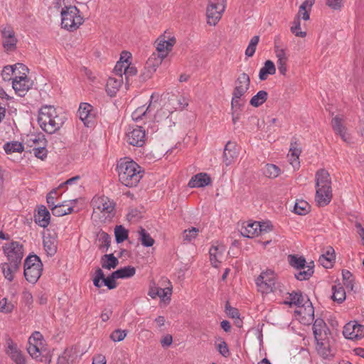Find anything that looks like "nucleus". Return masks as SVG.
Instances as JSON below:
<instances>
[{
  "mask_svg": "<svg viewBox=\"0 0 364 364\" xmlns=\"http://www.w3.org/2000/svg\"><path fill=\"white\" fill-rule=\"evenodd\" d=\"M117 170L119 181L127 187L136 186L142 177L141 168L127 158L118 161Z\"/></svg>",
  "mask_w": 364,
  "mask_h": 364,
  "instance_id": "nucleus-1",
  "label": "nucleus"
},
{
  "mask_svg": "<svg viewBox=\"0 0 364 364\" xmlns=\"http://www.w3.org/2000/svg\"><path fill=\"white\" fill-rule=\"evenodd\" d=\"M315 200L318 206L328 205L332 198L331 181L328 172L324 169L318 170L315 176Z\"/></svg>",
  "mask_w": 364,
  "mask_h": 364,
  "instance_id": "nucleus-2",
  "label": "nucleus"
},
{
  "mask_svg": "<svg viewBox=\"0 0 364 364\" xmlns=\"http://www.w3.org/2000/svg\"><path fill=\"white\" fill-rule=\"evenodd\" d=\"M38 122L41 129L50 134L58 131L64 123L53 106H44L40 109Z\"/></svg>",
  "mask_w": 364,
  "mask_h": 364,
  "instance_id": "nucleus-3",
  "label": "nucleus"
},
{
  "mask_svg": "<svg viewBox=\"0 0 364 364\" xmlns=\"http://www.w3.org/2000/svg\"><path fill=\"white\" fill-rule=\"evenodd\" d=\"M43 264L40 258L36 255L28 256L24 262V277L26 279L35 284L41 276Z\"/></svg>",
  "mask_w": 364,
  "mask_h": 364,
  "instance_id": "nucleus-4",
  "label": "nucleus"
},
{
  "mask_svg": "<svg viewBox=\"0 0 364 364\" xmlns=\"http://www.w3.org/2000/svg\"><path fill=\"white\" fill-rule=\"evenodd\" d=\"M80 11L76 6L65 7L61 11V25L68 31L77 29L82 23L83 18L79 14Z\"/></svg>",
  "mask_w": 364,
  "mask_h": 364,
  "instance_id": "nucleus-5",
  "label": "nucleus"
},
{
  "mask_svg": "<svg viewBox=\"0 0 364 364\" xmlns=\"http://www.w3.org/2000/svg\"><path fill=\"white\" fill-rule=\"evenodd\" d=\"M3 250L14 268L18 269L23 257V245L18 242H11L6 244Z\"/></svg>",
  "mask_w": 364,
  "mask_h": 364,
  "instance_id": "nucleus-6",
  "label": "nucleus"
},
{
  "mask_svg": "<svg viewBox=\"0 0 364 364\" xmlns=\"http://www.w3.org/2000/svg\"><path fill=\"white\" fill-rule=\"evenodd\" d=\"M225 8V0L210 1L206 11L208 23L210 26H215L221 18Z\"/></svg>",
  "mask_w": 364,
  "mask_h": 364,
  "instance_id": "nucleus-7",
  "label": "nucleus"
},
{
  "mask_svg": "<svg viewBox=\"0 0 364 364\" xmlns=\"http://www.w3.org/2000/svg\"><path fill=\"white\" fill-rule=\"evenodd\" d=\"M91 205L95 213L107 214L108 217L113 215L115 207L114 203L105 196H95L91 201Z\"/></svg>",
  "mask_w": 364,
  "mask_h": 364,
  "instance_id": "nucleus-8",
  "label": "nucleus"
},
{
  "mask_svg": "<svg viewBox=\"0 0 364 364\" xmlns=\"http://www.w3.org/2000/svg\"><path fill=\"white\" fill-rule=\"evenodd\" d=\"M275 274L272 270L262 272L256 279V284L259 291L262 294H268L273 291L275 287Z\"/></svg>",
  "mask_w": 364,
  "mask_h": 364,
  "instance_id": "nucleus-9",
  "label": "nucleus"
},
{
  "mask_svg": "<svg viewBox=\"0 0 364 364\" xmlns=\"http://www.w3.org/2000/svg\"><path fill=\"white\" fill-rule=\"evenodd\" d=\"M161 282V285L165 286L164 288L158 287L154 281L150 282L148 295L152 299L159 297L164 299L167 296L169 298L172 294L173 287L170 280L164 278L162 279Z\"/></svg>",
  "mask_w": 364,
  "mask_h": 364,
  "instance_id": "nucleus-10",
  "label": "nucleus"
},
{
  "mask_svg": "<svg viewBox=\"0 0 364 364\" xmlns=\"http://www.w3.org/2000/svg\"><path fill=\"white\" fill-rule=\"evenodd\" d=\"M343 334L349 340H359L364 337V326L356 321H350L343 327Z\"/></svg>",
  "mask_w": 364,
  "mask_h": 364,
  "instance_id": "nucleus-11",
  "label": "nucleus"
},
{
  "mask_svg": "<svg viewBox=\"0 0 364 364\" xmlns=\"http://www.w3.org/2000/svg\"><path fill=\"white\" fill-rule=\"evenodd\" d=\"M33 85L32 81L23 73L22 76L16 75L13 80L12 85L15 92L19 96H24Z\"/></svg>",
  "mask_w": 364,
  "mask_h": 364,
  "instance_id": "nucleus-12",
  "label": "nucleus"
},
{
  "mask_svg": "<svg viewBox=\"0 0 364 364\" xmlns=\"http://www.w3.org/2000/svg\"><path fill=\"white\" fill-rule=\"evenodd\" d=\"M153 95L151 96V100L153 98ZM156 101L152 102L150 100L148 107L141 106L136 108L132 114V119L135 122H139L144 119L149 118L153 112L155 111L156 107Z\"/></svg>",
  "mask_w": 364,
  "mask_h": 364,
  "instance_id": "nucleus-13",
  "label": "nucleus"
},
{
  "mask_svg": "<svg viewBox=\"0 0 364 364\" xmlns=\"http://www.w3.org/2000/svg\"><path fill=\"white\" fill-rule=\"evenodd\" d=\"M145 136V129L137 126L127 134V141L132 146H141L144 144Z\"/></svg>",
  "mask_w": 364,
  "mask_h": 364,
  "instance_id": "nucleus-14",
  "label": "nucleus"
},
{
  "mask_svg": "<svg viewBox=\"0 0 364 364\" xmlns=\"http://www.w3.org/2000/svg\"><path fill=\"white\" fill-rule=\"evenodd\" d=\"M188 105V100L183 96L172 95L165 103V109L169 114L177 109H183Z\"/></svg>",
  "mask_w": 364,
  "mask_h": 364,
  "instance_id": "nucleus-15",
  "label": "nucleus"
},
{
  "mask_svg": "<svg viewBox=\"0 0 364 364\" xmlns=\"http://www.w3.org/2000/svg\"><path fill=\"white\" fill-rule=\"evenodd\" d=\"M7 349L6 350L8 355L12 360L14 364H25V358L21 350L18 348L17 344L12 340L9 339L6 341Z\"/></svg>",
  "mask_w": 364,
  "mask_h": 364,
  "instance_id": "nucleus-16",
  "label": "nucleus"
},
{
  "mask_svg": "<svg viewBox=\"0 0 364 364\" xmlns=\"http://www.w3.org/2000/svg\"><path fill=\"white\" fill-rule=\"evenodd\" d=\"M3 46L7 51H12L16 48L17 40L11 27H6L1 31Z\"/></svg>",
  "mask_w": 364,
  "mask_h": 364,
  "instance_id": "nucleus-17",
  "label": "nucleus"
},
{
  "mask_svg": "<svg viewBox=\"0 0 364 364\" xmlns=\"http://www.w3.org/2000/svg\"><path fill=\"white\" fill-rule=\"evenodd\" d=\"M156 53H159V55H161L164 58H166L168 53L171 50L172 47L176 43V39L174 38H171L168 40H165L164 37L161 38H159L156 41Z\"/></svg>",
  "mask_w": 364,
  "mask_h": 364,
  "instance_id": "nucleus-18",
  "label": "nucleus"
},
{
  "mask_svg": "<svg viewBox=\"0 0 364 364\" xmlns=\"http://www.w3.org/2000/svg\"><path fill=\"white\" fill-rule=\"evenodd\" d=\"M250 78L249 75L245 73H241L235 80V87L232 92L245 95L250 88Z\"/></svg>",
  "mask_w": 364,
  "mask_h": 364,
  "instance_id": "nucleus-19",
  "label": "nucleus"
},
{
  "mask_svg": "<svg viewBox=\"0 0 364 364\" xmlns=\"http://www.w3.org/2000/svg\"><path fill=\"white\" fill-rule=\"evenodd\" d=\"M238 156V150L235 143L228 141L224 149L223 159L226 166L230 165Z\"/></svg>",
  "mask_w": 364,
  "mask_h": 364,
  "instance_id": "nucleus-20",
  "label": "nucleus"
},
{
  "mask_svg": "<svg viewBox=\"0 0 364 364\" xmlns=\"http://www.w3.org/2000/svg\"><path fill=\"white\" fill-rule=\"evenodd\" d=\"M43 247L48 256H53L57 252L58 240L56 235L50 233L43 237Z\"/></svg>",
  "mask_w": 364,
  "mask_h": 364,
  "instance_id": "nucleus-21",
  "label": "nucleus"
},
{
  "mask_svg": "<svg viewBox=\"0 0 364 364\" xmlns=\"http://www.w3.org/2000/svg\"><path fill=\"white\" fill-rule=\"evenodd\" d=\"M34 218L36 224L42 228H46L50 223V214L45 205H41Z\"/></svg>",
  "mask_w": 364,
  "mask_h": 364,
  "instance_id": "nucleus-22",
  "label": "nucleus"
},
{
  "mask_svg": "<svg viewBox=\"0 0 364 364\" xmlns=\"http://www.w3.org/2000/svg\"><path fill=\"white\" fill-rule=\"evenodd\" d=\"M211 182L210 176L205 173H200L193 176L188 182L190 188H200L209 185Z\"/></svg>",
  "mask_w": 364,
  "mask_h": 364,
  "instance_id": "nucleus-23",
  "label": "nucleus"
},
{
  "mask_svg": "<svg viewBox=\"0 0 364 364\" xmlns=\"http://www.w3.org/2000/svg\"><path fill=\"white\" fill-rule=\"evenodd\" d=\"M92 106L88 103H81L80 105L77 113L79 117L86 127L90 126L92 122V115L91 114Z\"/></svg>",
  "mask_w": 364,
  "mask_h": 364,
  "instance_id": "nucleus-24",
  "label": "nucleus"
},
{
  "mask_svg": "<svg viewBox=\"0 0 364 364\" xmlns=\"http://www.w3.org/2000/svg\"><path fill=\"white\" fill-rule=\"evenodd\" d=\"M327 327L322 319H316L313 325V331L316 341L325 340L326 338Z\"/></svg>",
  "mask_w": 364,
  "mask_h": 364,
  "instance_id": "nucleus-25",
  "label": "nucleus"
},
{
  "mask_svg": "<svg viewBox=\"0 0 364 364\" xmlns=\"http://www.w3.org/2000/svg\"><path fill=\"white\" fill-rule=\"evenodd\" d=\"M301 152V151L298 147L297 144L296 142L291 143V146L287 156L290 164L293 166L294 169L299 168L300 166L299 156Z\"/></svg>",
  "mask_w": 364,
  "mask_h": 364,
  "instance_id": "nucleus-26",
  "label": "nucleus"
},
{
  "mask_svg": "<svg viewBox=\"0 0 364 364\" xmlns=\"http://www.w3.org/2000/svg\"><path fill=\"white\" fill-rule=\"evenodd\" d=\"M335 258L334 249L332 247H328L326 252L319 257L318 262L323 267L330 268L333 266Z\"/></svg>",
  "mask_w": 364,
  "mask_h": 364,
  "instance_id": "nucleus-27",
  "label": "nucleus"
},
{
  "mask_svg": "<svg viewBox=\"0 0 364 364\" xmlns=\"http://www.w3.org/2000/svg\"><path fill=\"white\" fill-rule=\"evenodd\" d=\"M122 83V78L109 77L106 85V91L107 94L113 97L116 95Z\"/></svg>",
  "mask_w": 364,
  "mask_h": 364,
  "instance_id": "nucleus-28",
  "label": "nucleus"
},
{
  "mask_svg": "<svg viewBox=\"0 0 364 364\" xmlns=\"http://www.w3.org/2000/svg\"><path fill=\"white\" fill-rule=\"evenodd\" d=\"M224 251L225 247L223 245L212 246L210 248V259L215 267H218V263L220 262V259L222 257Z\"/></svg>",
  "mask_w": 364,
  "mask_h": 364,
  "instance_id": "nucleus-29",
  "label": "nucleus"
},
{
  "mask_svg": "<svg viewBox=\"0 0 364 364\" xmlns=\"http://www.w3.org/2000/svg\"><path fill=\"white\" fill-rule=\"evenodd\" d=\"M260 227V222L249 223L246 226L242 227L241 234L246 237H254L258 235V228Z\"/></svg>",
  "mask_w": 364,
  "mask_h": 364,
  "instance_id": "nucleus-30",
  "label": "nucleus"
},
{
  "mask_svg": "<svg viewBox=\"0 0 364 364\" xmlns=\"http://www.w3.org/2000/svg\"><path fill=\"white\" fill-rule=\"evenodd\" d=\"M314 3L315 0H305L300 6L298 14L295 18H299V20L300 18H301L304 21L309 20V12Z\"/></svg>",
  "mask_w": 364,
  "mask_h": 364,
  "instance_id": "nucleus-31",
  "label": "nucleus"
},
{
  "mask_svg": "<svg viewBox=\"0 0 364 364\" xmlns=\"http://www.w3.org/2000/svg\"><path fill=\"white\" fill-rule=\"evenodd\" d=\"M314 262H309V266H306V269H298L297 272L294 273V277L299 281H304L309 279L314 274Z\"/></svg>",
  "mask_w": 364,
  "mask_h": 364,
  "instance_id": "nucleus-32",
  "label": "nucleus"
},
{
  "mask_svg": "<svg viewBox=\"0 0 364 364\" xmlns=\"http://www.w3.org/2000/svg\"><path fill=\"white\" fill-rule=\"evenodd\" d=\"M102 267L106 269H114L119 264L118 259L113 254H106L100 259Z\"/></svg>",
  "mask_w": 364,
  "mask_h": 364,
  "instance_id": "nucleus-33",
  "label": "nucleus"
},
{
  "mask_svg": "<svg viewBox=\"0 0 364 364\" xmlns=\"http://www.w3.org/2000/svg\"><path fill=\"white\" fill-rule=\"evenodd\" d=\"M276 73V68L274 63L268 60L265 61L264 66L260 69L259 78L260 80H265L269 75H274Z\"/></svg>",
  "mask_w": 364,
  "mask_h": 364,
  "instance_id": "nucleus-34",
  "label": "nucleus"
},
{
  "mask_svg": "<svg viewBox=\"0 0 364 364\" xmlns=\"http://www.w3.org/2000/svg\"><path fill=\"white\" fill-rule=\"evenodd\" d=\"M288 262L295 269H306V266H309V262H306L303 256L289 255L288 256Z\"/></svg>",
  "mask_w": 364,
  "mask_h": 364,
  "instance_id": "nucleus-35",
  "label": "nucleus"
},
{
  "mask_svg": "<svg viewBox=\"0 0 364 364\" xmlns=\"http://www.w3.org/2000/svg\"><path fill=\"white\" fill-rule=\"evenodd\" d=\"M165 58L159 55V53H153L147 60L145 65L147 68H151V72H156V68L161 64Z\"/></svg>",
  "mask_w": 364,
  "mask_h": 364,
  "instance_id": "nucleus-36",
  "label": "nucleus"
},
{
  "mask_svg": "<svg viewBox=\"0 0 364 364\" xmlns=\"http://www.w3.org/2000/svg\"><path fill=\"white\" fill-rule=\"evenodd\" d=\"M244 95L232 92L231 100V111L240 112L245 104V100L242 99Z\"/></svg>",
  "mask_w": 364,
  "mask_h": 364,
  "instance_id": "nucleus-37",
  "label": "nucleus"
},
{
  "mask_svg": "<svg viewBox=\"0 0 364 364\" xmlns=\"http://www.w3.org/2000/svg\"><path fill=\"white\" fill-rule=\"evenodd\" d=\"M98 248L103 252L108 250L110 243L111 237L106 232H102L98 235Z\"/></svg>",
  "mask_w": 364,
  "mask_h": 364,
  "instance_id": "nucleus-38",
  "label": "nucleus"
},
{
  "mask_svg": "<svg viewBox=\"0 0 364 364\" xmlns=\"http://www.w3.org/2000/svg\"><path fill=\"white\" fill-rule=\"evenodd\" d=\"M267 97L268 93L264 90H260L251 98L250 104L255 107H258L266 102Z\"/></svg>",
  "mask_w": 364,
  "mask_h": 364,
  "instance_id": "nucleus-39",
  "label": "nucleus"
},
{
  "mask_svg": "<svg viewBox=\"0 0 364 364\" xmlns=\"http://www.w3.org/2000/svg\"><path fill=\"white\" fill-rule=\"evenodd\" d=\"M4 149L8 154L15 152L21 153L23 151V146L21 142L14 141L6 143L4 145Z\"/></svg>",
  "mask_w": 364,
  "mask_h": 364,
  "instance_id": "nucleus-40",
  "label": "nucleus"
},
{
  "mask_svg": "<svg viewBox=\"0 0 364 364\" xmlns=\"http://www.w3.org/2000/svg\"><path fill=\"white\" fill-rule=\"evenodd\" d=\"M289 301H286L285 303L289 304L290 306L295 305L300 307L301 305H305L304 303L306 301H304V296L301 292L293 291L292 293L289 294Z\"/></svg>",
  "mask_w": 364,
  "mask_h": 364,
  "instance_id": "nucleus-41",
  "label": "nucleus"
},
{
  "mask_svg": "<svg viewBox=\"0 0 364 364\" xmlns=\"http://www.w3.org/2000/svg\"><path fill=\"white\" fill-rule=\"evenodd\" d=\"M114 272L115 276L118 277L119 279H125L133 277L136 273V269L132 266H127Z\"/></svg>",
  "mask_w": 364,
  "mask_h": 364,
  "instance_id": "nucleus-42",
  "label": "nucleus"
},
{
  "mask_svg": "<svg viewBox=\"0 0 364 364\" xmlns=\"http://www.w3.org/2000/svg\"><path fill=\"white\" fill-rule=\"evenodd\" d=\"M26 143L28 146L32 148L38 146H46V140L43 135L32 134L28 136Z\"/></svg>",
  "mask_w": 364,
  "mask_h": 364,
  "instance_id": "nucleus-43",
  "label": "nucleus"
},
{
  "mask_svg": "<svg viewBox=\"0 0 364 364\" xmlns=\"http://www.w3.org/2000/svg\"><path fill=\"white\" fill-rule=\"evenodd\" d=\"M64 204L55 205L51 208V211L53 215L57 217L63 216L71 213L73 211V207L65 208Z\"/></svg>",
  "mask_w": 364,
  "mask_h": 364,
  "instance_id": "nucleus-44",
  "label": "nucleus"
},
{
  "mask_svg": "<svg viewBox=\"0 0 364 364\" xmlns=\"http://www.w3.org/2000/svg\"><path fill=\"white\" fill-rule=\"evenodd\" d=\"M139 240L144 247H151L154 243V240L151 237L145 229L140 228L139 230Z\"/></svg>",
  "mask_w": 364,
  "mask_h": 364,
  "instance_id": "nucleus-45",
  "label": "nucleus"
},
{
  "mask_svg": "<svg viewBox=\"0 0 364 364\" xmlns=\"http://www.w3.org/2000/svg\"><path fill=\"white\" fill-rule=\"evenodd\" d=\"M333 295L332 299L338 303H342L346 299V291L343 287L333 286L332 287Z\"/></svg>",
  "mask_w": 364,
  "mask_h": 364,
  "instance_id": "nucleus-46",
  "label": "nucleus"
},
{
  "mask_svg": "<svg viewBox=\"0 0 364 364\" xmlns=\"http://www.w3.org/2000/svg\"><path fill=\"white\" fill-rule=\"evenodd\" d=\"M305 305H301V309L299 311V314H303L304 317L308 316L311 321L314 318V309L311 302L309 299L305 301Z\"/></svg>",
  "mask_w": 364,
  "mask_h": 364,
  "instance_id": "nucleus-47",
  "label": "nucleus"
},
{
  "mask_svg": "<svg viewBox=\"0 0 364 364\" xmlns=\"http://www.w3.org/2000/svg\"><path fill=\"white\" fill-rule=\"evenodd\" d=\"M1 269L4 277L10 282L14 279V273L18 269H14L13 264H11L10 262L1 264Z\"/></svg>",
  "mask_w": 364,
  "mask_h": 364,
  "instance_id": "nucleus-48",
  "label": "nucleus"
},
{
  "mask_svg": "<svg viewBox=\"0 0 364 364\" xmlns=\"http://www.w3.org/2000/svg\"><path fill=\"white\" fill-rule=\"evenodd\" d=\"M114 235L117 243H121L128 238V231L122 225L115 227Z\"/></svg>",
  "mask_w": 364,
  "mask_h": 364,
  "instance_id": "nucleus-49",
  "label": "nucleus"
},
{
  "mask_svg": "<svg viewBox=\"0 0 364 364\" xmlns=\"http://www.w3.org/2000/svg\"><path fill=\"white\" fill-rule=\"evenodd\" d=\"M309 208H310L309 205L306 201L299 200V201L296 202L294 207V210L295 213H296L298 215H306L309 212Z\"/></svg>",
  "mask_w": 364,
  "mask_h": 364,
  "instance_id": "nucleus-50",
  "label": "nucleus"
},
{
  "mask_svg": "<svg viewBox=\"0 0 364 364\" xmlns=\"http://www.w3.org/2000/svg\"><path fill=\"white\" fill-rule=\"evenodd\" d=\"M343 282L345 287L353 290L354 287V279L352 273L346 269L342 271Z\"/></svg>",
  "mask_w": 364,
  "mask_h": 364,
  "instance_id": "nucleus-51",
  "label": "nucleus"
},
{
  "mask_svg": "<svg viewBox=\"0 0 364 364\" xmlns=\"http://www.w3.org/2000/svg\"><path fill=\"white\" fill-rule=\"evenodd\" d=\"M280 172V168L274 164H267L264 171L266 176L272 178H277Z\"/></svg>",
  "mask_w": 364,
  "mask_h": 364,
  "instance_id": "nucleus-52",
  "label": "nucleus"
},
{
  "mask_svg": "<svg viewBox=\"0 0 364 364\" xmlns=\"http://www.w3.org/2000/svg\"><path fill=\"white\" fill-rule=\"evenodd\" d=\"M259 36H253L249 43V45L245 50V55L247 57H252L255 53L257 46L259 43Z\"/></svg>",
  "mask_w": 364,
  "mask_h": 364,
  "instance_id": "nucleus-53",
  "label": "nucleus"
},
{
  "mask_svg": "<svg viewBox=\"0 0 364 364\" xmlns=\"http://www.w3.org/2000/svg\"><path fill=\"white\" fill-rule=\"evenodd\" d=\"M27 351L29 355L33 358H38L41 355V346L39 343H28Z\"/></svg>",
  "mask_w": 364,
  "mask_h": 364,
  "instance_id": "nucleus-54",
  "label": "nucleus"
},
{
  "mask_svg": "<svg viewBox=\"0 0 364 364\" xmlns=\"http://www.w3.org/2000/svg\"><path fill=\"white\" fill-rule=\"evenodd\" d=\"M301 23L299 18H294L292 26L291 27V31L296 36L299 37L304 38L306 36V33L305 31H301Z\"/></svg>",
  "mask_w": 364,
  "mask_h": 364,
  "instance_id": "nucleus-55",
  "label": "nucleus"
},
{
  "mask_svg": "<svg viewBox=\"0 0 364 364\" xmlns=\"http://www.w3.org/2000/svg\"><path fill=\"white\" fill-rule=\"evenodd\" d=\"M218 341L220 343L216 344V348L219 353L225 358L229 357L230 353L227 343L221 338H218Z\"/></svg>",
  "mask_w": 364,
  "mask_h": 364,
  "instance_id": "nucleus-56",
  "label": "nucleus"
},
{
  "mask_svg": "<svg viewBox=\"0 0 364 364\" xmlns=\"http://www.w3.org/2000/svg\"><path fill=\"white\" fill-rule=\"evenodd\" d=\"M198 232L199 230L196 228L185 230L183 232V240L186 242L192 241V240L197 237Z\"/></svg>",
  "mask_w": 364,
  "mask_h": 364,
  "instance_id": "nucleus-57",
  "label": "nucleus"
},
{
  "mask_svg": "<svg viewBox=\"0 0 364 364\" xmlns=\"http://www.w3.org/2000/svg\"><path fill=\"white\" fill-rule=\"evenodd\" d=\"M46 146H34V148L32 149V152L38 159L44 160L46 158L48 153Z\"/></svg>",
  "mask_w": 364,
  "mask_h": 364,
  "instance_id": "nucleus-58",
  "label": "nucleus"
},
{
  "mask_svg": "<svg viewBox=\"0 0 364 364\" xmlns=\"http://www.w3.org/2000/svg\"><path fill=\"white\" fill-rule=\"evenodd\" d=\"M116 279H119L118 277L115 276V272H112L111 275L107 277H105L103 279V282L105 286L107 287L109 289H113L117 287V284L115 282Z\"/></svg>",
  "mask_w": 364,
  "mask_h": 364,
  "instance_id": "nucleus-59",
  "label": "nucleus"
},
{
  "mask_svg": "<svg viewBox=\"0 0 364 364\" xmlns=\"http://www.w3.org/2000/svg\"><path fill=\"white\" fill-rule=\"evenodd\" d=\"M127 336V331L124 330L117 329L114 331L111 335L110 338L114 342H119L124 339Z\"/></svg>",
  "mask_w": 364,
  "mask_h": 364,
  "instance_id": "nucleus-60",
  "label": "nucleus"
},
{
  "mask_svg": "<svg viewBox=\"0 0 364 364\" xmlns=\"http://www.w3.org/2000/svg\"><path fill=\"white\" fill-rule=\"evenodd\" d=\"M136 68L134 65H132L131 63L126 65L124 68V75H125V79L127 83L129 82V78L136 75Z\"/></svg>",
  "mask_w": 364,
  "mask_h": 364,
  "instance_id": "nucleus-61",
  "label": "nucleus"
},
{
  "mask_svg": "<svg viewBox=\"0 0 364 364\" xmlns=\"http://www.w3.org/2000/svg\"><path fill=\"white\" fill-rule=\"evenodd\" d=\"M21 68L23 70H27V68L22 63H17L14 65H7L4 68V73L9 74L11 73L12 75H16V71L17 69Z\"/></svg>",
  "mask_w": 364,
  "mask_h": 364,
  "instance_id": "nucleus-62",
  "label": "nucleus"
},
{
  "mask_svg": "<svg viewBox=\"0 0 364 364\" xmlns=\"http://www.w3.org/2000/svg\"><path fill=\"white\" fill-rule=\"evenodd\" d=\"M331 124L333 129L337 134L346 129L341 123V119L338 116H336L334 118H333Z\"/></svg>",
  "mask_w": 364,
  "mask_h": 364,
  "instance_id": "nucleus-63",
  "label": "nucleus"
},
{
  "mask_svg": "<svg viewBox=\"0 0 364 364\" xmlns=\"http://www.w3.org/2000/svg\"><path fill=\"white\" fill-rule=\"evenodd\" d=\"M323 341L324 340L316 341V350L322 356L326 357L328 355V349Z\"/></svg>",
  "mask_w": 364,
  "mask_h": 364,
  "instance_id": "nucleus-64",
  "label": "nucleus"
}]
</instances>
